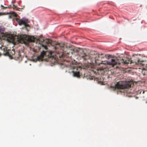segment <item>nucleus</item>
Returning a JSON list of instances; mask_svg holds the SVG:
<instances>
[{
  "label": "nucleus",
  "instance_id": "19",
  "mask_svg": "<svg viewBox=\"0 0 147 147\" xmlns=\"http://www.w3.org/2000/svg\"><path fill=\"white\" fill-rule=\"evenodd\" d=\"M12 3H14V2H13V1H12Z\"/></svg>",
  "mask_w": 147,
  "mask_h": 147
},
{
  "label": "nucleus",
  "instance_id": "1",
  "mask_svg": "<svg viewBox=\"0 0 147 147\" xmlns=\"http://www.w3.org/2000/svg\"><path fill=\"white\" fill-rule=\"evenodd\" d=\"M93 58L94 59V60L95 63L98 65H100V64H103L105 66L103 67H102L100 68V70H106L107 66L106 64L112 65L113 67L115 65L119 64V65H123L124 64H127L129 63H131V62L128 59H115L113 58H111L109 61H103L102 60V58H107L106 55L103 54H97L94 55Z\"/></svg>",
  "mask_w": 147,
  "mask_h": 147
},
{
  "label": "nucleus",
  "instance_id": "12",
  "mask_svg": "<svg viewBox=\"0 0 147 147\" xmlns=\"http://www.w3.org/2000/svg\"><path fill=\"white\" fill-rule=\"evenodd\" d=\"M81 58L83 59V60L85 61H86L89 59H90L91 60H92V59L90 57V56L89 55H88L84 53L83 55L81 56Z\"/></svg>",
  "mask_w": 147,
  "mask_h": 147
},
{
  "label": "nucleus",
  "instance_id": "18",
  "mask_svg": "<svg viewBox=\"0 0 147 147\" xmlns=\"http://www.w3.org/2000/svg\"><path fill=\"white\" fill-rule=\"evenodd\" d=\"M1 7H3V8L4 7V6L2 5H1Z\"/></svg>",
  "mask_w": 147,
  "mask_h": 147
},
{
  "label": "nucleus",
  "instance_id": "21",
  "mask_svg": "<svg viewBox=\"0 0 147 147\" xmlns=\"http://www.w3.org/2000/svg\"><path fill=\"white\" fill-rule=\"evenodd\" d=\"M1 53H0V56H1Z\"/></svg>",
  "mask_w": 147,
  "mask_h": 147
},
{
  "label": "nucleus",
  "instance_id": "20",
  "mask_svg": "<svg viewBox=\"0 0 147 147\" xmlns=\"http://www.w3.org/2000/svg\"><path fill=\"white\" fill-rule=\"evenodd\" d=\"M144 91H143V93H144Z\"/></svg>",
  "mask_w": 147,
  "mask_h": 147
},
{
  "label": "nucleus",
  "instance_id": "2",
  "mask_svg": "<svg viewBox=\"0 0 147 147\" xmlns=\"http://www.w3.org/2000/svg\"><path fill=\"white\" fill-rule=\"evenodd\" d=\"M134 82L133 81H120L118 82L114 86L111 87L114 90L117 89L129 88L133 86Z\"/></svg>",
  "mask_w": 147,
  "mask_h": 147
},
{
  "label": "nucleus",
  "instance_id": "17",
  "mask_svg": "<svg viewBox=\"0 0 147 147\" xmlns=\"http://www.w3.org/2000/svg\"><path fill=\"white\" fill-rule=\"evenodd\" d=\"M8 8L7 7H4L3 8V9H4V8L6 9V8Z\"/></svg>",
  "mask_w": 147,
  "mask_h": 147
},
{
  "label": "nucleus",
  "instance_id": "10",
  "mask_svg": "<svg viewBox=\"0 0 147 147\" xmlns=\"http://www.w3.org/2000/svg\"><path fill=\"white\" fill-rule=\"evenodd\" d=\"M9 18H12L13 17L15 16L16 17L17 16V14L14 12H7V13H0V16H2L3 15H5L6 14H9Z\"/></svg>",
  "mask_w": 147,
  "mask_h": 147
},
{
  "label": "nucleus",
  "instance_id": "3",
  "mask_svg": "<svg viewBox=\"0 0 147 147\" xmlns=\"http://www.w3.org/2000/svg\"><path fill=\"white\" fill-rule=\"evenodd\" d=\"M45 56H47L49 58H51L52 61H54L55 63L58 62L57 59L55 58L54 56H53L52 52L48 51L45 52L43 51L41 52L40 54L37 56V59L39 61H42Z\"/></svg>",
  "mask_w": 147,
  "mask_h": 147
},
{
  "label": "nucleus",
  "instance_id": "14",
  "mask_svg": "<svg viewBox=\"0 0 147 147\" xmlns=\"http://www.w3.org/2000/svg\"><path fill=\"white\" fill-rule=\"evenodd\" d=\"M13 9L16 8V7L13 4V7H12Z\"/></svg>",
  "mask_w": 147,
  "mask_h": 147
},
{
  "label": "nucleus",
  "instance_id": "16",
  "mask_svg": "<svg viewBox=\"0 0 147 147\" xmlns=\"http://www.w3.org/2000/svg\"><path fill=\"white\" fill-rule=\"evenodd\" d=\"M8 8H10L11 7V6L10 5L9 6L7 7Z\"/></svg>",
  "mask_w": 147,
  "mask_h": 147
},
{
  "label": "nucleus",
  "instance_id": "8",
  "mask_svg": "<svg viewBox=\"0 0 147 147\" xmlns=\"http://www.w3.org/2000/svg\"><path fill=\"white\" fill-rule=\"evenodd\" d=\"M3 50L4 51L3 55H4L9 56L10 57H11L15 54V51H13V50L12 51L11 50H7L6 48H4Z\"/></svg>",
  "mask_w": 147,
  "mask_h": 147
},
{
  "label": "nucleus",
  "instance_id": "4",
  "mask_svg": "<svg viewBox=\"0 0 147 147\" xmlns=\"http://www.w3.org/2000/svg\"><path fill=\"white\" fill-rule=\"evenodd\" d=\"M5 28L2 26H0V38L6 39L8 41L13 40V38L12 34L5 33Z\"/></svg>",
  "mask_w": 147,
  "mask_h": 147
},
{
  "label": "nucleus",
  "instance_id": "13",
  "mask_svg": "<svg viewBox=\"0 0 147 147\" xmlns=\"http://www.w3.org/2000/svg\"><path fill=\"white\" fill-rule=\"evenodd\" d=\"M63 54H61V55H59L57 54V57L59 56V58L63 57Z\"/></svg>",
  "mask_w": 147,
  "mask_h": 147
},
{
  "label": "nucleus",
  "instance_id": "6",
  "mask_svg": "<svg viewBox=\"0 0 147 147\" xmlns=\"http://www.w3.org/2000/svg\"><path fill=\"white\" fill-rule=\"evenodd\" d=\"M71 67H72V69L74 70V71H72L73 76L74 77L79 78L80 77L79 71H75V70H80L81 69V67L76 65H72Z\"/></svg>",
  "mask_w": 147,
  "mask_h": 147
},
{
  "label": "nucleus",
  "instance_id": "7",
  "mask_svg": "<svg viewBox=\"0 0 147 147\" xmlns=\"http://www.w3.org/2000/svg\"><path fill=\"white\" fill-rule=\"evenodd\" d=\"M135 62L136 65L143 67V69L147 70V63L146 61H140V59H138L137 62Z\"/></svg>",
  "mask_w": 147,
  "mask_h": 147
},
{
  "label": "nucleus",
  "instance_id": "5",
  "mask_svg": "<svg viewBox=\"0 0 147 147\" xmlns=\"http://www.w3.org/2000/svg\"><path fill=\"white\" fill-rule=\"evenodd\" d=\"M33 41L31 37L26 35L20 36V42L22 44H24L26 45H28L29 42Z\"/></svg>",
  "mask_w": 147,
  "mask_h": 147
},
{
  "label": "nucleus",
  "instance_id": "9",
  "mask_svg": "<svg viewBox=\"0 0 147 147\" xmlns=\"http://www.w3.org/2000/svg\"><path fill=\"white\" fill-rule=\"evenodd\" d=\"M28 22V20L27 19H24V20L20 19L18 21V22L20 25L23 24L25 27L29 26V25L27 24V23Z\"/></svg>",
  "mask_w": 147,
  "mask_h": 147
},
{
  "label": "nucleus",
  "instance_id": "15",
  "mask_svg": "<svg viewBox=\"0 0 147 147\" xmlns=\"http://www.w3.org/2000/svg\"><path fill=\"white\" fill-rule=\"evenodd\" d=\"M42 46L43 47H44L45 49H46V48H47L46 46L44 45H42Z\"/></svg>",
  "mask_w": 147,
  "mask_h": 147
},
{
  "label": "nucleus",
  "instance_id": "11",
  "mask_svg": "<svg viewBox=\"0 0 147 147\" xmlns=\"http://www.w3.org/2000/svg\"><path fill=\"white\" fill-rule=\"evenodd\" d=\"M65 45L61 43H57L55 46V49H60V50H63Z\"/></svg>",
  "mask_w": 147,
  "mask_h": 147
}]
</instances>
